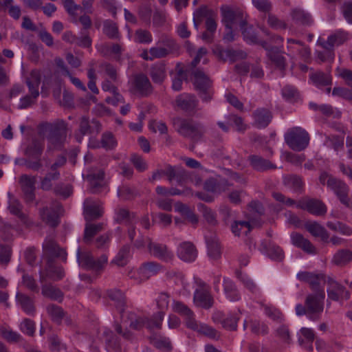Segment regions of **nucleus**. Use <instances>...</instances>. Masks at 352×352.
<instances>
[{
    "label": "nucleus",
    "mask_w": 352,
    "mask_h": 352,
    "mask_svg": "<svg viewBox=\"0 0 352 352\" xmlns=\"http://www.w3.org/2000/svg\"><path fill=\"white\" fill-rule=\"evenodd\" d=\"M44 147L45 142L43 138H34L26 146L24 154L28 158V161L25 162V166L27 168L38 171L43 168L44 165L47 167L49 166L50 159L47 153L50 149L47 148L45 155L41 157Z\"/></svg>",
    "instance_id": "f257e3e1"
},
{
    "label": "nucleus",
    "mask_w": 352,
    "mask_h": 352,
    "mask_svg": "<svg viewBox=\"0 0 352 352\" xmlns=\"http://www.w3.org/2000/svg\"><path fill=\"white\" fill-rule=\"evenodd\" d=\"M175 130L182 137L197 142L202 138L206 129L204 125L192 118L176 117L173 119Z\"/></svg>",
    "instance_id": "f03ea898"
},
{
    "label": "nucleus",
    "mask_w": 352,
    "mask_h": 352,
    "mask_svg": "<svg viewBox=\"0 0 352 352\" xmlns=\"http://www.w3.org/2000/svg\"><path fill=\"white\" fill-rule=\"evenodd\" d=\"M222 23L226 28H240L247 25V15L241 9L228 6L221 8Z\"/></svg>",
    "instance_id": "7ed1b4c3"
},
{
    "label": "nucleus",
    "mask_w": 352,
    "mask_h": 352,
    "mask_svg": "<svg viewBox=\"0 0 352 352\" xmlns=\"http://www.w3.org/2000/svg\"><path fill=\"white\" fill-rule=\"evenodd\" d=\"M309 133L301 127H293L285 134V141L288 146L295 151H302L309 145Z\"/></svg>",
    "instance_id": "20e7f679"
},
{
    "label": "nucleus",
    "mask_w": 352,
    "mask_h": 352,
    "mask_svg": "<svg viewBox=\"0 0 352 352\" xmlns=\"http://www.w3.org/2000/svg\"><path fill=\"white\" fill-rule=\"evenodd\" d=\"M77 260L79 265L86 270L100 272L107 263L108 258L106 254H102L97 259L94 258L89 252L77 250Z\"/></svg>",
    "instance_id": "39448f33"
},
{
    "label": "nucleus",
    "mask_w": 352,
    "mask_h": 352,
    "mask_svg": "<svg viewBox=\"0 0 352 352\" xmlns=\"http://www.w3.org/2000/svg\"><path fill=\"white\" fill-rule=\"evenodd\" d=\"M196 288L194 293L193 301L196 306L204 309L210 308L214 302L210 294V287L201 278L195 277Z\"/></svg>",
    "instance_id": "423d86ee"
},
{
    "label": "nucleus",
    "mask_w": 352,
    "mask_h": 352,
    "mask_svg": "<svg viewBox=\"0 0 352 352\" xmlns=\"http://www.w3.org/2000/svg\"><path fill=\"white\" fill-rule=\"evenodd\" d=\"M66 162V157L60 155L56 158L53 164L48 166L50 167L49 170L46 173L45 176L41 179L40 187L43 190L49 191L54 189L53 182L58 180L60 177L58 168L63 167Z\"/></svg>",
    "instance_id": "0eeeda50"
},
{
    "label": "nucleus",
    "mask_w": 352,
    "mask_h": 352,
    "mask_svg": "<svg viewBox=\"0 0 352 352\" xmlns=\"http://www.w3.org/2000/svg\"><path fill=\"white\" fill-rule=\"evenodd\" d=\"M193 83L195 89L199 91L203 102H208L212 96V81L202 71L197 69L192 72Z\"/></svg>",
    "instance_id": "6e6552de"
},
{
    "label": "nucleus",
    "mask_w": 352,
    "mask_h": 352,
    "mask_svg": "<svg viewBox=\"0 0 352 352\" xmlns=\"http://www.w3.org/2000/svg\"><path fill=\"white\" fill-rule=\"evenodd\" d=\"M319 181L322 185H327L335 193L340 202H345L344 199L349 195V188L344 182L326 172L320 174Z\"/></svg>",
    "instance_id": "1a4fd4ad"
},
{
    "label": "nucleus",
    "mask_w": 352,
    "mask_h": 352,
    "mask_svg": "<svg viewBox=\"0 0 352 352\" xmlns=\"http://www.w3.org/2000/svg\"><path fill=\"white\" fill-rule=\"evenodd\" d=\"M325 294L324 290H320L317 293L309 294L305 300V305L308 310V318L316 321L320 316L324 309V299Z\"/></svg>",
    "instance_id": "9d476101"
},
{
    "label": "nucleus",
    "mask_w": 352,
    "mask_h": 352,
    "mask_svg": "<svg viewBox=\"0 0 352 352\" xmlns=\"http://www.w3.org/2000/svg\"><path fill=\"white\" fill-rule=\"evenodd\" d=\"M48 149L60 148L67 135V125L63 120L48 126Z\"/></svg>",
    "instance_id": "9b49d317"
},
{
    "label": "nucleus",
    "mask_w": 352,
    "mask_h": 352,
    "mask_svg": "<svg viewBox=\"0 0 352 352\" xmlns=\"http://www.w3.org/2000/svg\"><path fill=\"white\" fill-rule=\"evenodd\" d=\"M63 213L62 205L58 201H53L50 206L41 208V219L50 227L55 228L60 223V217Z\"/></svg>",
    "instance_id": "f8f14e48"
},
{
    "label": "nucleus",
    "mask_w": 352,
    "mask_h": 352,
    "mask_svg": "<svg viewBox=\"0 0 352 352\" xmlns=\"http://www.w3.org/2000/svg\"><path fill=\"white\" fill-rule=\"evenodd\" d=\"M131 91L141 96H148L153 92V86L144 74H135L131 81Z\"/></svg>",
    "instance_id": "ddd939ff"
},
{
    "label": "nucleus",
    "mask_w": 352,
    "mask_h": 352,
    "mask_svg": "<svg viewBox=\"0 0 352 352\" xmlns=\"http://www.w3.org/2000/svg\"><path fill=\"white\" fill-rule=\"evenodd\" d=\"M147 241L148 250L151 255L164 262H170L173 260L174 254L166 245L152 242L149 238Z\"/></svg>",
    "instance_id": "4468645a"
},
{
    "label": "nucleus",
    "mask_w": 352,
    "mask_h": 352,
    "mask_svg": "<svg viewBox=\"0 0 352 352\" xmlns=\"http://www.w3.org/2000/svg\"><path fill=\"white\" fill-rule=\"evenodd\" d=\"M19 182L25 201L28 202L33 201L35 199L36 177L24 174L20 177Z\"/></svg>",
    "instance_id": "2eb2a0df"
},
{
    "label": "nucleus",
    "mask_w": 352,
    "mask_h": 352,
    "mask_svg": "<svg viewBox=\"0 0 352 352\" xmlns=\"http://www.w3.org/2000/svg\"><path fill=\"white\" fill-rule=\"evenodd\" d=\"M214 54L221 60L230 61L234 63L239 60L245 59L247 54L242 50H234L233 49H223L221 46H217L214 50Z\"/></svg>",
    "instance_id": "dca6fc26"
},
{
    "label": "nucleus",
    "mask_w": 352,
    "mask_h": 352,
    "mask_svg": "<svg viewBox=\"0 0 352 352\" xmlns=\"http://www.w3.org/2000/svg\"><path fill=\"white\" fill-rule=\"evenodd\" d=\"M240 315V311L238 313H228L226 315L219 313L213 317V320L215 322L220 323L226 330L236 331L238 327V322L241 318Z\"/></svg>",
    "instance_id": "f3484780"
},
{
    "label": "nucleus",
    "mask_w": 352,
    "mask_h": 352,
    "mask_svg": "<svg viewBox=\"0 0 352 352\" xmlns=\"http://www.w3.org/2000/svg\"><path fill=\"white\" fill-rule=\"evenodd\" d=\"M298 280L307 283L312 290L317 293L320 290H324L320 287L321 283H324V275L322 274H315L309 272H300L297 274Z\"/></svg>",
    "instance_id": "a211bd4d"
},
{
    "label": "nucleus",
    "mask_w": 352,
    "mask_h": 352,
    "mask_svg": "<svg viewBox=\"0 0 352 352\" xmlns=\"http://www.w3.org/2000/svg\"><path fill=\"white\" fill-rule=\"evenodd\" d=\"M329 285L327 292L328 298L331 300L338 301L340 299L347 300L350 298V292L343 285L333 280H329Z\"/></svg>",
    "instance_id": "6ab92c4d"
},
{
    "label": "nucleus",
    "mask_w": 352,
    "mask_h": 352,
    "mask_svg": "<svg viewBox=\"0 0 352 352\" xmlns=\"http://www.w3.org/2000/svg\"><path fill=\"white\" fill-rule=\"evenodd\" d=\"M177 255L182 261L191 263L195 261L197 256V250L191 242L184 241L178 245Z\"/></svg>",
    "instance_id": "aec40b11"
},
{
    "label": "nucleus",
    "mask_w": 352,
    "mask_h": 352,
    "mask_svg": "<svg viewBox=\"0 0 352 352\" xmlns=\"http://www.w3.org/2000/svg\"><path fill=\"white\" fill-rule=\"evenodd\" d=\"M162 269V265L155 261L143 263L138 269L140 279V280H146L157 275Z\"/></svg>",
    "instance_id": "412c9836"
},
{
    "label": "nucleus",
    "mask_w": 352,
    "mask_h": 352,
    "mask_svg": "<svg viewBox=\"0 0 352 352\" xmlns=\"http://www.w3.org/2000/svg\"><path fill=\"white\" fill-rule=\"evenodd\" d=\"M39 274L41 283L45 281L47 278L53 280H58L65 276L63 269L60 267L54 266L50 258L47 259V264L45 272L40 271Z\"/></svg>",
    "instance_id": "4be33fe9"
},
{
    "label": "nucleus",
    "mask_w": 352,
    "mask_h": 352,
    "mask_svg": "<svg viewBox=\"0 0 352 352\" xmlns=\"http://www.w3.org/2000/svg\"><path fill=\"white\" fill-rule=\"evenodd\" d=\"M177 106L188 113H195L198 106V100L190 94H182L175 100Z\"/></svg>",
    "instance_id": "5701e85b"
},
{
    "label": "nucleus",
    "mask_w": 352,
    "mask_h": 352,
    "mask_svg": "<svg viewBox=\"0 0 352 352\" xmlns=\"http://www.w3.org/2000/svg\"><path fill=\"white\" fill-rule=\"evenodd\" d=\"M289 15L296 25L311 26L314 23L311 15L302 8H295L292 9Z\"/></svg>",
    "instance_id": "b1692460"
},
{
    "label": "nucleus",
    "mask_w": 352,
    "mask_h": 352,
    "mask_svg": "<svg viewBox=\"0 0 352 352\" xmlns=\"http://www.w3.org/2000/svg\"><path fill=\"white\" fill-rule=\"evenodd\" d=\"M173 309L175 312L181 315L184 320L187 328L193 324L195 321V315L194 312L184 303L180 301H174L173 303Z\"/></svg>",
    "instance_id": "393cba45"
},
{
    "label": "nucleus",
    "mask_w": 352,
    "mask_h": 352,
    "mask_svg": "<svg viewBox=\"0 0 352 352\" xmlns=\"http://www.w3.org/2000/svg\"><path fill=\"white\" fill-rule=\"evenodd\" d=\"M188 329L214 340H218L221 338V333L214 328L207 324L199 322L197 320Z\"/></svg>",
    "instance_id": "a878e982"
},
{
    "label": "nucleus",
    "mask_w": 352,
    "mask_h": 352,
    "mask_svg": "<svg viewBox=\"0 0 352 352\" xmlns=\"http://www.w3.org/2000/svg\"><path fill=\"white\" fill-rule=\"evenodd\" d=\"M291 240L294 245L302 249L304 252L311 254L317 253L315 246L301 234L292 232L291 234Z\"/></svg>",
    "instance_id": "bb28decb"
},
{
    "label": "nucleus",
    "mask_w": 352,
    "mask_h": 352,
    "mask_svg": "<svg viewBox=\"0 0 352 352\" xmlns=\"http://www.w3.org/2000/svg\"><path fill=\"white\" fill-rule=\"evenodd\" d=\"M84 205L86 219H88L89 220H95L102 216V208L99 201L87 199L85 201Z\"/></svg>",
    "instance_id": "cd10ccee"
},
{
    "label": "nucleus",
    "mask_w": 352,
    "mask_h": 352,
    "mask_svg": "<svg viewBox=\"0 0 352 352\" xmlns=\"http://www.w3.org/2000/svg\"><path fill=\"white\" fill-rule=\"evenodd\" d=\"M206 243L208 248V254L211 259L217 260L221 254L219 239L215 234H205Z\"/></svg>",
    "instance_id": "c85d7f7f"
},
{
    "label": "nucleus",
    "mask_w": 352,
    "mask_h": 352,
    "mask_svg": "<svg viewBox=\"0 0 352 352\" xmlns=\"http://www.w3.org/2000/svg\"><path fill=\"white\" fill-rule=\"evenodd\" d=\"M254 125L258 129L267 127L271 122L272 114L267 109H258L253 113Z\"/></svg>",
    "instance_id": "c756f323"
},
{
    "label": "nucleus",
    "mask_w": 352,
    "mask_h": 352,
    "mask_svg": "<svg viewBox=\"0 0 352 352\" xmlns=\"http://www.w3.org/2000/svg\"><path fill=\"white\" fill-rule=\"evenodd\" d=\"M300 208L316 215H324L327 212V207L324 203L317 199H309L302 203Z\"/></svg>",
    "instance_id": "7c9ffc66"
},
{
    "label": "nucleus",
    "mask_w": 352,
    "mask_h": 352,
    "mask_svg": "<svg viewBox=\"0 0 352 352\" xmlns=\"http://www.w3.org/2000/svg\"><path fill=\"white\" fill-rule=\"evenodd\" d=\"M44 254L51 260L54 257L65 258V251L60 248L56 243L52 239H46L43 244Z\"/></svg>",
    "instance_id": "2f4dec72"
},
{
    "label": "nucleus",
    "mask_w": 352,
    "mask_h": 352,
    "mask_svg": "<svg viewBox=\"0 0 352 352\" xmlns=\"http://www.w3.org/2000/svg\"><path fill=\"white\" fill-rule=\"evenodd\" d=\"M101 130V125L96 120H93L91 123L85 117H82L79 124V132L82 135L98 133Z\"/></svg>",
    "instance_id": "473e14b6"
},
{
    "label": "nucleus",
    "mask_w": 352,
    "mask_h": 352,
    "mask_svg": "<svg viewBox=\"0 0 352 352\" xmlns=\"http://www.w3.org/2000/svg\"><path fill=\"white\" fill-rule=\"evenodd\" d=\"M169 54L165 48H162L156 43L149 50H143L140 56L145 60L152 61L154 59L165 58Z\"/></svg>",
    "instance_id": "72a5a7b5"
},
{
    "label": "nucleus",
    "mask_w": 352,
    "mask_h": 352,
    "mask_svg": "<svg viewBox=\"0 0 352 352\" xmlns=\"http://www.w3.org/2000/svg\"><path fill=\"white\" fill-rule=\"evenodd\" d=\"M248 159L253 168L258 171H265L269 169H275L276 168V166L271 162L259 155H250Z\"/></svg>",
    "instance_id": "f704fd0d"
},
{
    "label": "nucleus",
    "mask_w": 352,
    "mask_h": 352,
    "mask_svg": "<svg viewBox=\"0 0 352 352\" xmlns=\"http://www.w3.org/2000/svg\"><path fill=\"white\" fill-rule=\"evenodd\" d=\"M305 228L314 236L320 237L323 241H328L329 238L328 232L318 222H308L305 224Z\"/></svg>",
    "instance_id": "c9c22d12"
},
{
    "label": "nucleus",
    "mask_w": 352,
    "mask_h": 352,
    "mask_svg": "<svg viewBox=\"0 0 352 352\" xmlns=\"http://www.w3.org/2000/svg\"><path fill=\"white\" fill-rule=\"evenodd\" d=\"M41 75L38 70L34 69L30 72V76L26 79V84L29 92L32 93L34 96H39L38 87L41 83Z\"/></svg>",
    "instance_id": "e433bc0d"
},
{
    "label": "nucleus",
    "mask_w": 352,
    "mask_h": 352,
    "mask_svg": "<svg viewBox=\"0 0 352 352\" xmlns=\"http://www.w3.org/2000/svg\"><path fill=\"white\" fill-rule=\"evenodd\" d=\"M17 303L21 309L28 315H33L35 311V307L33 300L28 295L17 292L16 294Z\"/></svg>",
    "instance_id": "4c0bfd02"
},
{
    "label": "nucleus",
    "mask_w": 352,
    "mask_h": 352,
    "mask_svg": "<svg viewBox=\"0 0 352 352\" xmlns=\"http://www.w3.org/2000/svg\"><path fill=\"white\" fill-rule=\"evenodd\" d=\"M149 74L154 83L162 84L166 77L165 65L163 63L153 65L150 69Z\"/></svg>",
    "instance_id": "58836bf2"
},
{
    "label": "nucleus",
    "mask_w": 352,
    "mask_h": 352,
    "mask_svg": "<svg viewBox=\"0 0 352 352\" xmlns=\"http://www.w3.org/2000/svg\"><path fill=\"white\" fill-rule=\"evenodd\" d=\"M223 291L226 298L230 301H237L241 298L235 284L228 278L223 280Z\"/></svg>",
    "instance_id": "ea45409f"
},
{
    "label": "nucleus",
    "mask_w": 352,
    "mask_h": 352,
    "mask_svg": "<svg viewBox=\"0 0 352 352\" xmlns=\"http://www.w3.org/2000/svg\"><path fill=\"white\" fill-rule=\"evenodd\" d=\"M324 145L328 148H333L335 151L344 149V137L336 135L324 134Z\"/></svg>",
    "instance_id": "a19ab883"
},
{
    "label": "nucleus",
    "mask_w": 352,
    "mask_h": 352,
    "mask_svg": "<svg viewBox=\"0 0 352 352\" xmlns=\"http://www.w3.org/2000/svg\"><path fill=\"white\" fill-rule=\"evenodd\" d=\"M156 43L165 48L167 52L170 54L179 49V46L175 41L167 34H162L159 36V38Z\"/></svg>",
    "instance_id": "79ce46f5"
},
{
    "label": "nucleus",
    "mask_w": 352,
    "mask_h": 352,
    "mask_svg": "<svg viewBox=\"0 0 352 352\" xmlns=\"http://www.w3.org/2000/svg\"><path fill=\"white\" fill-rule=\"evenodd\" d=\"M288 55H293L297 53L302 54L303 56L309 54V50L305 47L303 43L299 40L292 38L287 39Z\"/></svg>",
    "instance_id": "37998d69"
},
{
    "label": "nucleus",
    "mask_w": 352,
    "mask_h": 352,
    "mask_svg": "<svg viewBox=\"0 0 352 352\" xmlns=\"http://www.w3.org/2000/svg\"><path fill=\"white\" fill-rule=\"evenodd\" d=\"M262 248L261 251H265V253L269 256L271 259L274 261H280L284 258V252L283 250L276 245H270L269 248H267L265 242H262L261 243Z\"/></svg>",
    "instance_id": "c03bdc74"
},
{
    "label": "nucleus",
    "mask_w": 352,
    "mask_h": 352,
    "mask_svg": "<svg viewBox=\"0 0 352 352\" xmlns=\"http://www.w3.org/2000/svg\"><path fill=\"white\" fill-rule=\"evenodd\" d=\"M41 293L43 296L52 300L60 302L63 300V292L52 285H43L42 286Z\"/></svg>",
    "instance_id": "a18cd8bd"
},
{
    "label": "nucleus",
    "mask_w": 352,
    "mask_h": 352,
    "mask_svg": "<svg viewBox=\"0 0 352 352\" xmlns=\"http://www.w3.org/2000/svg\"><path fill=\"white\" fill-rule=\"evenodd\" d=\"M104 230V223H87L84 232V241L89 243L93 237L98 232Z\"/></svg>",
    "instance_id": "49530a36"
},
{
    "label": "nucleus",
    "mask_w": 352,
    "mask_h": 352,
    "mask_svg": "<svg viewBox=\"0 0 352 352\" xmlns=\"http://www.w3.org/2000/svg\"><path fill=\"white\" fill-rule=\"evenodd\" d=\"M352 261V252L347 249L339 250L332 258V262L337 265H345Z\"/></svg>",
    "instance_id": "de8ad7c7"
},
{
    "label": "nucleus",
    "mask_w": 352,
    "mask_h": 352,
    "mask_svg": "<svg viewBox=\"0 0 352 352\" xmlns=\"http://www.w3.org/2000/svg\"><path fill=\"white\" fill-rule=\"evenodd\" d=\"M116 220L120 223L131 224L135 222V216L127 209L118 208L116 210Z\"/></svg>",
    "instance_id": "09e8293b"
},
{
    "label": "nucleus",
    "mask_w": 352,
    "mask_h": 352,
    "mask_svg": "<svg viewBox=\"0 0 352 352\" xmlns=\"http://www.w3.org/2000/svg\"><path fill=\"white\" fill-rule=\"evenodd\" d=\"M197 13L200 16L207 17L206 21L207 31L214 33L217 30V23L212 17V11L207 7H202L197 10Z\"/></svg>",
    "instance_id": "8fccbe9b"
},
{
    "label": "nucleus",
    "mask_w": 352,
    "mask_h": 352,
    "mask_svg": "<svg viewBox=\"0 0 352 352\" xmlns=\"http://www.w3.org/2000/svg\"><path fill=\"white\" fill-rule=\"evenodd\" d=\"M346 40V36L342 32H337L334 34L330 35L327 41L322 43V46L325 50H331L335 45H340Z\"/></svg>",
    "instance_id": "3c124183"
},
{
    "label": "nucleus",
    "mask_w": 352,
    "mask_h": 352,
    "mask_svg": "<svg viewBox=\"0 0 352 352\" xmlns=\"http://www.w3.org/2000/svg\"><path fill=\"white\" fill-rule=\"evenodd\" d=\"M108 296L114 301L117 309L122 312L126 304L124 294L119 289H111L108 291Z\"/></svg>",
    "instance_id": "603ef678"
},
{
    "label": "nucleus",
    "mask_w": 352,
    "mask_h": 352,
    "mask_svg": "<svg viewBox=\"0 0 352 352\" xmlns=\"http://www.w3.org/2000/svg\"><path fill=\"white\" fill-rule=\"evenodd\" d=\"M310 79L317 87L326 86L331 82V77L329 73L316 72L310 75Z\"/></svg>",
    "instance_id": "864d4df0"
},
{
    "label": "nucleus",
    "mask_w": 352,
    "mask_h": 352,
    "mask_svg": "<svg viewBox=\"0 0 352 352\" xmlns=\"http://www.w3.org/2000/svg\"><path fill=\"white\" fill-rule=\"evenodd\" d=\"M327 226L331 230L342 235L351 236L352 234V228L341 221H328Z\"/></svg>",
    "instance_id": "5fc2aeb1"
},
{
    "label": "nucleus",
    "mask_w": 352,
    "mask_h": 352,
    "mask_svg": "<svg viewBox=\"0 0 352 352\" xmlns=\"http://www.w3.org/2000/svg\"><path fill=\"white\" fill-rule=\"evenodd\" d=\"M130 320V327L135 330H140L144 327L148 328V318L145 316H136L134 313L129 315Z\"/></svg>",
    "instance_id": "6e6d98bb"
},
{
    "label": "nucleus",
    "mask_w": 352,
    "mask_h": 352,
    "mask_svg": "<svg viewBox=\"0 0 352 352\" xmlns=\"http://www.w3.org/2000/svg\"><path fill=\"white\" fill-rule=\"evenodd\" d=\"M250 329L252 333L257 336H265L269 333L268 326L258 320L250 319Z\"/></svg>",
    "instance_id": "4d7b16f0"
},
{
    "label": "nucleus",
    "mask_w": 352,
    "mask_h": 352,
    "mask_svg": "<svg viewBox=\"0 0 352 352\" xmlns=\"http://www.w3.org/2000/svg\"><path fill=\"white\" fill-rule=\"evenodd\" d=\"M130 257V247L129 245H124L113 258V263L118 266L122 267L127 264Z\"/></svg>",
    "instance_id": "13d9d810"
},
{
    "label": "nucleus",
    "mask_w": 352,
    "mask_h": 352,
    "mask_svg": "<svg viewBox=\"0 0 352 352\" xmlns=\"http://www.w3.org/2000/svg\"><path fill=\"white\" fill-rule=\"evenodd\" d=\"M267 56L280 69H284L286 65L285 57L279 52L278 47H272L269 50Z\"/></svg>",
    "instance_id": "bf43d9fd"
},
{
    "label": "nucleus",
    "mask_w": 352,
    "mask_h": 352,
    "mask_svg": "<svg viewBox=\"0 0 352 352\" xmlns=\"http://www.w3.org/2000/svg\"><path fill=\"white\" fill-rule=\"evenodd\" d=\"M183 174L184 170L182 169L170 165L167 166L164 170V175L167 176L170 182L176 179L178 184H180Z\"/></svg>",
    "instance_id": "052dcab7"
},
{
    "label": "nucleus",
    "mask_w": 352,
    "mask_h": 352,
    "mask_svg": "<svg viewBox=\"0 0 352 352\" xmlns=\"http://www.w3.org/2000/svg\"><path fill=\"white\" fill-rule=\"evenodd\" d=\"M8 208L12 214L16 216L23 223H26V216L22 212V206L17 199L10 198Z\"/></svg>",
    "instance_id": "680f3d73"
},
{
    "label": "nucleus",
    "mask_w": 352,
    "mask_h": 352,
    "mask_svg": "<svg viewBox=\"0 0 352 352\" xmlns=\"http://www.w3.org/2000/svg\"><path fill=\"white\" fill-rule=\"evenodd\" d=\"M231 229L235 236H239L241 234L247 235L251 231L252 226L248 221H235Z\"/></svg>",
    "instance_id": "e2e57ef3"
},
{
    "label": "nucleus",
    "mask_w": 352,
    "mask_h": 352,
    "mask_svg": "<svg viewBox=\"0 0 352 352\" xmlns=\"http://www.w3.org/2000/svg\"><path fill=\"white\" fill-rule=\"evenodd\" d=\"M283 182L285 186L296 192L299 191L303 185L301 178L296 175L285 177Z\"/></svg>",
    "instance_id": "0e129e2a"
},
{
    "label": "nucleus",
    "mask_w": 352,
    "mask_h": 352,
    "mask_svg": "<svg viewBox=\"0 0 352 352\" xmlns=\"http://www.w3.org/2000/svg\"><path fill=\"white\" fill-rule=\"evenodd\" d=\"M103 32L109 38L116 39L119 38L118 26L112 21L107 20L104 22Z\"/></svg>",
    "instance_id": "69168bd1"
},
{
    "label": "nucleus",
    "mask_w": 352,
    "mask_h": 352,
    "mask_svg": "<svg viewBox=\"0 0 352 352\" xmlns=\"http://www.w3.org/2000/svg\"><path fill=\"white\" fill-rule=\"evenodd\" d=\"M102 339L106 343L107 347L114 350H118L120 349L118 339L114 336L111 331L108 329L104 330Z\"/></svg>",
    "instance_id": "338daca9"
},
{
    "label": "nucleus",
    "mask_w": 352,
    "mask_h": 352,
    "mask_svg": "<svg viewBox=\"0 0 352 352\" xmlns=\"http://www.w3.org/2000/svg\"><path fill=\"white\" fill-rule=\"evenodd\" d=\"M134 40L136 43L150 44L153 41V36L148 30L138 29L135 32Z\"/></svg>",
    "instance_id": "774afa93"
}]
</instances>
